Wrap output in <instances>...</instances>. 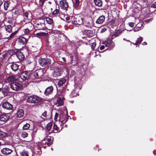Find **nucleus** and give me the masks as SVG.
Returning a JSON list of instances; mask_svg holds the SVG:
<instances>
[{"label":"nucleus","mask_w":156,"mask_h":156,"mask_svg":"<svg viewBox=\"0 0 156 156\" xmlns=\"http://www.w3.org/2000/svg\"><path fill=\"white\" fill-rule=\"evenodd\" d=\"M143 24L142 23H138L136 25V26H140V27H141L142 26Z\"/></svg>","instance_id":"6e6d98bb"},{"label":"nucleus","mask_w":156,"mask_h":156,"mask_svg":"<svg viewBox=\"0 0 156 156\" xmlns=\"http://www.w3.org/2000/svg\"><path fill=\"white\" fill-rule=\"evenodd\" d=\"M59 13V11L57 9H56L53 12L52 14L53 15H55L58 14Z\"/></svg>","instance_id":"c03bdc74"},{"label":"nucleus","mask_w":156,"mask_h":156,"mask_svg":"<svg viewBox=\"0 0 156 156\" xmlns=\"http://www.w3.org/2000/svg\"><path fill=\"white\" fill-rule=\"evenodd\" d=\"M12 27L10 25L5 26V30L8 33H10L12 32Z\"/></svg>","instance_id":"c756f323"},{"label":"nucleus","mask_w":156,"mask_h":156,"mask_svg":"<svg viewBox=\"0 0 156 156\" xmlns=\"http://www.w3.org/2000/svg\"><path fill=\"white\" fill-rule=\"evenodd\" d=\"M47 117V112L46 111L44 112L42 114L41 116V118L43 119Z\"/></svg>","instance_id":"ea45409f"},{"label":"nucleus","mask_w":156,"mask_h":156,"mask_svg":"<svg viewBox=\"0 0 156 156\" xmlns=\"http://www.w3.org/2000/svg\"><path fill=\"white\" fill-rule=\"evenodd\" d=\"M147 43L146 42H143L142 44L144 45V44L145 45H147Z\"/></svg>","instance_id":"052dcab7"},{"label":"nucleus","mask_w":156,"mask_h":156,"mask_svg":"<svg viewBox=\"0 0 156 156\" xmlns=\"http://www.w3.org/2000/svg\"><path fill=\"white\" fill-rule=\"evenodd\" d=\"M46 20L47 23L50 25H53V20L52 19L49 17H47L46 18Z\"/></svg>","instance_id":"7c9ffc66"},{"label":"nucleus","mask_w":156,"mask_h":156,"mask_svg":"<svg viewBox=\"0 0 156 156\" xmlns=\"http://www.w3.org/2000/svg\"><path fill=\"white\" fill-rule=\"evenodd\" d=\"M24 16L27 19L31 20V14L30 12H26L24 13Z\"/></svg>","instance_id":"b1692460"},{"label":"nucleus","mask_w":156,"mask_h":156,"mask_svg":"<svg viewBox=\"0 0 156 156\" xmlns=\"http://www.w3.org/2000/svg\"><path fill=\"white\" fill-rule=\"evenodd\" d=\"M105 47V46L104 45H101L100 47V49L101 50H103L104 48Z\"/></svg>","instance_id":"4d7b16f0"},{"label":"nucleus","mask_w":156,"mask_h":156,"mask_svg":"<svg viewBox=\"0 0 156 156\" xmlns=\"http://www.w3.org/2000/svg\"><path fill=\"white\" fill-rule=\"evenodd\" d=\"M11 69L14 71H17L19 67V66L17 64L13 63L11 64L10 66Z\"/></svg>","instance_id":"4be33fe9"},{"label":"nucleus","mask_w":156,"mask_h":156,"mask_svg":"<svg viewBox=\"0 0 156 156\" xmlns=\"http://www.w3.org/2000/svg\"><path fill=\"white\" fill-rule=\"evenodd\" d=\"M10 2L9 1H7L5 2L4 3V8L5 10H7L9 5Z\"/></svg>","instance_id":"473e14b6"},{"label":"nucleus","mask_w":156,"mask_h":156,"mask_svg":"<svg viewBox=\"0 0 156 156\" xmlns=\"http://www.w3.org/2000/svg\"><path fill=\"white\" fill-rule=\"evenodd\" d=\"M28 133L25 131L22 132L21 134V136L23 138L26 137L28 136Z\"/></svg>","instance_id":"c9c22d12"},{"label":"nucleus","mask_w":156,"mask_h":156,"mask_svg":"<svg viewBox=\"0 0 156 156\" xmlns=\"http://www.w3.org/2000/svg\"><path fill=\"white\" fill-rule=\"evenodd\" d=\"M65 126L66 127L67 126V125H65Z\"/></svg>","instance_id":"e2e57ef3"},{"label":"nucleus","mask_w":156,"mask_h":156,"mask_svg":"<svg viewBox=\"0 0 156 156\" xmlns=\"http://www.w3.org/2000/svg\"><path fill=\"white\" fill-rule=\"evenodd\" d=\"M151 7L154 8H156V1L154 2L151 5Z\"/></svg>","instance_id":"8fccbe9b"},{"label":"nucleus","mask_w":156,"mask_h":156,"mask_svg":"<svg viewBox=\"0 0 156 156\" xmlns=\"http://www.w3.org/2000/svg\"><path fill=\"white\" fill-rule=\"evenodd\" d=\"M45 1V0H39L40 5H43Z\"/></svg>","instance_id":"09e8293b"},{"label":"nucleus","mask_w":156,"mask_h":156,"mask_svg":"<svg viewBox=\"0 0 156 156\" xmlns=\"http://www.w3.org/2000/svg\"><path fill=\"white\" fill-rule=\"evenodd\" d=\"M24 111L22 109H19L17 112V116L19 118H21L24 115Z\"/></svg>","instance_id":"412c9836"},{"label":"nucleus","mask_w":156,"mask_h":156,"mask_svg":"<svg viewBox=\"0 0 156 156\" xmlns=\"http://www.w3.org/2000/svg\"><path fill=\"white\" fill-rule=\"evenodd\" d=\"M20 77L23 80L28 79L29 77V75L27 71L23 72L21 74Z\"/></svg>","instance_id":"f8f14e48"},{"label":"nucleus","mask_w":156,"mask_h":156,"mask_svg":"<svg viewBox=\"0 0 156 156\" xmlns=\"http://www.w3.org/2000/svg\"><path fill=\"white\" fill-rule=\"evenodd\" d=\"M82 0H75V2L74 4V6L75 7L78 6L80 3L82 2Z\"/></svg>","instance_id":"f704fd0d"},{"label":"nucleus","mask_w":156,"mask_h":156,"mask_svg":"<svg viewBox=\"0 0 156 156\" xmlns=\"http://www.w3.org/2000/svg\"><path fill=\"white\" fill-rule=\"evenodd\" d=\"M143 41V38L141 37H140L138 38L137 39V40L135 42V45H137L139 44L142 41Z\"/></svg>","instance_id":"72a5a7b5"},{"label":"nucleus","mask_w":156,"mask_h":156,"mask_svg":"<svg viewBox=\"0 0 156 156\" xmlns=\"http://www.w3.org/2000/svg\"><path fill=\"white\" fill-rule=\"evenodd\" d=\"M2 153L5 155H9L11 153L12 151L11 149L7 148H4L1 150Z\"/></svg>","instance_id":"ddd939ff"},{"label":"nucleus","mask_w":156,"mask_h":156,"mask_svg":"<svg viewBox=\"0 0 156 156\" xmlns=\"http://www.w3.org/2000/svg\"><path fill=\"white\" fill-rule=\"evenodd\" d=\"M53 88L52 86H50L46 88L44 91L46 95H48L51 93L53 90Z\"/></svg>","instance_id":"f3484780"},{"label":"nucleus","mask_w":156,"mask_h":156,"mask_svg":"<svg viewBox=\"0 0 156 156\" xmlns=\"http://www.w3.org/2000/svg\"><path fill=\"white\" fill-rule=\"evenodd\" d=\"M36 27L38 28V30H41L44 28L45 25L43 23H37Z\"/></svg>","instance_id":"393cba45"},{"label":"nucleus","mask_w":156,"mask_h":156,"mask_svg":"<svg viewBox=\"0 0 156 156\" xmlns=\"http://www.w3.org/2000/svg\"><path fill=\"white\" fill-rule=\"evenodd\" d=\"M88 19L89 18L88 17L83 18V23L82 24L87 27H90V21Z\"/></svg>","instance_id":"2eb2a0df"},{"label":"nucleus","mask_w":156,"mask_h":156,"mask_svg":"<svg viewBox=\"0 0 156 156\" xmlns=\"http://www.w3.org/2000/svg\"><path fill=\"white\" fill-rule=\"evenodd\" d=\"M62 59L63 61L64 62H66V58H65L64 57H62Z\"/></svg>","instance_id":"bf43d9fd"},{"label":"nucleus","mask_w":156,"mask_h":156,"mask_svg":"<svg viewBox=\"0 0 156 156\" xmlns=\"http://www.w3.org/2000/svg\"><path fill=\"white\" fill-rule=\"evenodd\" d=\"M3 93L4 94H5V92H4L3 91Z\"/></svg>","instance_id":"680f3d73"},{"label":"nucleus","mask_w":156,"mask_h":156,"mask_svg":"<svg viewBox=\"0 0 156 156\" xmlns=\"http://www.w3.org/2000/svg\"><path fill=\"white\" fill-rule=\"evenodd\" d=\"M27 38L23 37H20L16 40V42L20 44L23 45L27 42Z\"/></svg>","instance_id":"1a4fd4ad"},{"label":"nucleus","mask_w":156,"mask_h":156,"mask_svg":"<svg viewBox=\"0 0 156 156\" xmlns=\"http://www.w3.org/2000/svg\"><path fill=\"white\" fill-rule=\"evenodd\" d=\"M105 16L103 15L101 16L97 20L96 23L98 24H101L102 23L105 21Z\"/></svg>","instance_id":"dca6fc26"},{"label":"nucleus","mask_w":156,"mask_h":156,"mask_svg":"<svg viewBox=\"0 0 156 156\" xmlns=\"http://www.w3.org/2000/svg\"><path fill=\"white\" fill-rule=\"evenodd\" d=\"M71 23L73 25H80L83 23V18L80 16H74L71 17Z\"/></svg>","instance_id":"f03ea898"},{"label":"nucleus","mask_w":156,"mask_h":156,"mask_svg":"<svg viewBox=\"0 0 156 156\" xmlns=\"http://www.w3.org/2000/svg\"><path fill=\"white\" fill-rule=\"evenodd\" d=\"M51 149L52 150H53V148H51Z\"/></svg>","instance_id":"774afa93"},{"label":"nucleus","mask_w":156,"mask_h":156,"mask_svg":"<svg viewBox=\"0 0 156 156\" xmlns=\"http://www.w3.org/2000/svg\"><path fill=\"white\" fill-rule=\"evenodd\" d=\"M96 42H94L92 44V45H91V48L93 49H94L95 47L96 46Z\"/></svg>","instance_id":"49530a36"},{"label":"nucleus","mask_w":156,"mask_h":156,"mask_svg":"<svg viewBox=\"0 0 156 156\" xmlns=\"http://www.w3.org/2000/svg\"><path fill=\"white\" fill-rule=\"evenodd\" d=\"M66 79H62L58 81V84L59 86H62L66 83Z\"/></svg>","instance_id":"bb28decb"},{"label":"nucleus","mask_w":156,"mask_h":156,"mask_svg":"<svg viewBox=\"0 0 156 156\" xmlns=\"http://www.w3.org/2000/svg\"><path fill=\"white\" fill-rule=\"evenodd\" d=\"M30 127V125L29 123H26L24 125L23 127V130L28 129Z\"/></svg>","instance_id":"e433bc0d"},{"label":"nucleus","mask_w":156,"mask_h":156,"mask_svg":"<svg viewBox=\"0 0 156 156\" xmlns=\"http://www.w3.org/2000/svg\"><path fill=\"white\" fill-rule=\"evenodd\" d=\"M103 44L106 47H110L111 45L113 47L115 46L114 43L111 41H105L103 43Z\"/></svg>","instance_id":"6ab92c4d"},{"label":"nucleus","mask_w":156,"mask_h":156,"mask_svg":"<svg viewBox=\"0 0 156 156\" xmlns=\"http://www.w3.org/2000/svg\"><path fill=\"white\" fill-rule=\"evenodd\" d=\"M58 113H56L55 114V115L54 117V120H55V121H57V119L58 118Z\"/></svg>","instance_id":"de8ad7c7"},{"label":"nucleus","mask_w":156,"mask_h":156,"mask_svg":"<svg viewBox=\"0 0 156 156\" xmlns=\"http://www.w3.org/2000/svg\"><path fill=\"white\" fill-rule=\"evenodd\" d=\"M19 76L17 75H12L9 76L6 81L7 82H9L16 81L19 79Z\"/></svg>","instance_id":"0eeeda50"},{"label":"nucleus","mask_w":156,"mask_h":156,"mask_svg":"<svg viewBox=\"0 0 156 156\" xmlns=\"http://www.w3.org/2000/svg\"><path fill=\"white\" fill-rule=\"evenodd\" d=\"M23 32L25 35H27V38H29L30 36V34L29 33V30L28 28H26L23 30Z\"/></svg>","instance_id":"cd10ccee"},{"label":"nucleus","mask_w":156,"mask_h":156,"mask_svg":"<svg viewBox=\"0 0 156 156\" xmlns=\"http://www.w3.org/2000/svg\"><path fill=\"white\" fill-rule=\"evenodd\" d=\"M34 76L35 78H37L38 77V73L37 72H35L34 74Z\"/></svg>","instance_id":"864d4df0"},{"label":"nucleus","mask_w":156,"mask_h":156,"mask_svg":"<svg viewBox=\"0 0 156 156\" xmlns=\"http://www.w3.org/2000/svg\"><path fill=\"white\" fill-rule=\"evenodd\" d=\"M44 140H42V143H44Z\"/></svg>","instance_id":"0e129e2a"},{"label":"nucleus","mask_w":156,"mask_h":156,"mask_svg":"<svg viewBox=\"0 0 156 156\" xmlns=\"http://www.w3.org/2000/svg\"><path fill=\"white\" fill-rule=\"evenodd\" d=\"M152 18H151L149 19L146 20L145 21L146 22H149L150 21H151L152 20Z\"/></svg>","instance_id":"13d9d810"},{"label":"nucleus","mask_w":156,"mask_h":156,"mask_svg":"<svg viewBox=\"0 0 156 156\" xmlns=\"http://www.w3.org/2000/svg\"><path fill=\"white\" fill-rule=\"evenodd\" d=\"M141 29V28H140V27L138 26H136V27H135L134 29V32H136L138 31H139Z\"/></svg>","instance_id":"a19ab883"},{"label":"nucleus","mask_w":156,"mask_h":156,"mask_svg":"<svg viewBox=\"0 0 156 156\" xmlns=\"http://www.w3.org/2000/svg\"><path fill=\"white\" fill-rule=\"evenodd\" d=\"M17 33L16 31H15L14 32L12 33L10 36L8 37V39H10L12 38Z\"/></svg>","instance_id":"79ce46f5"},{"label":"nucleus","mask_w":156,"mask_h":156,"mask_svg":"<svg viewBox=\"0 0 156 156\" xmlns=\"http://www.w3.org/2000/svg\"><path fill=\"white\" fill-rule=\"evenodd\" d=\"M9 53L10 55H13L15 54V52L13 50H11L9 52Z\"/></svg>","instance_id":"603ef678"},{"label":"nucleus","mask_w":156,"mask_h":156,"mask_svg":"<svg viewBox=\"0 0 156 156\" xmlns=\"http://www.w3.org/2000/svg\"><path fill=\"white\" fill-rule=\"evenodd\" d=\"M10 87L13 90H21L23 87L22 85L20 83L17 82H14L11 83Z\"/></svg>","instance_id":"7ed1b4c3"},{"label":"nucleus","mask_w":156,"mask_h":156,"mask_svg":"<svg viewBox=\"0 0 156 156\" xmlns=\"http://www.w3.org/2000/svg\"><path fill=\"white\" fill-rule=\"evenodd\" d=\"M59 118V121L61 123L60 125L61 126L68 121L69 116L67 109L65 107L64 108V110L61 112Z\"/></svg>","instance_id":"f257e3e1"},{"label":"nucleus","mask_w":156,"mask_h":156,"mask_svg":"<svg viewBox=\"0 0 156 156\" xmlns=\"http://www.w3.org/2000/svg\"><path fill=\"white\" fill-rule=\"evenodd\" d=\"M83 32L84 35L88 37H92L93 36V32L91 30H84Z\"/></svg>","instance_id":"9b49d317"},{"label":"nucleus","mask_w":156,"mask_h":156,"mask_svg":"<svg viewBox=\"0 0 156 156\" xmlns=\"http://www.w3.org/2000/svg\"><path fill=\"white\" fill-rule=\"evenodd\" d=\"M94 2L95 5L98 7H101L102 5V3L101 0H94Z\"/></svg>","instance_id":"a878e982"},{"label":"nucleus","mask_w":156,"mask_h":156,"mask_svg":"<svg viewBox=\"0 0 156 156\" xmlns=\"http://www.w3.org/2000/svg\"><path fill=\"white\" fill-rule=\"evenodd\" d=\"M29 101L32 103H35L41 101V99L39 97L36 95L30 96L29 98Z\"/></svg>","instance_id":"423d86ee"},{"label":"nucleus","mask_w":156,"mask_h":156,"mask_svg":"<svg viewBox=\"0 0 156 156\" xmlns=\"http://www.w3.org/2000/svg\"><path fill=\"white\" fill-rule=\"evenodd\" d=\"M9 114L4 113L0 116V120L1 121L6 122L9 119Z\"/></svg>","instance_id":"6e6552de"},{"label":"nucleus","mask_w":156,"mask_h":156,"mask_svg":"<svg viewBox=\"0 0 156 156\" xmlns=\"http://www.w3.org/2000/svg\"><path fill=\"white\" fill-rule=\"evenodd\" d=\"M52 125V123L51 122L48 123L47 125V128L49 130L51 129Z\"/></svg>","instance_id":"4c0bfd02"},{"label":"nucleus","mask_w":156,"mask_h":156,"mask_svg":"<svg viewBox=\"0 0 156 156\" xmlns=\"http://www.w3.org/2000/svg\"><path fill=\"white\" fill-rule=\"evenodd\" d=\"M29 154V153L27 151L25 150H23L20 153L21 156H28Z\"/></svg>","instance_id":"c85d7f7f"},{"label":"nucleus","mask_w":156,"mask_h":156,"mask_svg":"<svg viewBox=\"0 0 156 156\" xmlns=\"http://www.w3.org/2000/svg\"><path fill=\"white\" fill-rule=\"evenodd\" d=\"M127 41L130 42L129 40H127Z\"/></svg>","instance_id":"338daca9"},{"label":"nucleus","mask_w":156,"mask_h":156,"mask_svg":"<svg viewBox=\"0 0 156 156\" xmlns=\"http://www.w3.org/2000/svg\"><path fill=\"white\" fill-rule=\"evenodd\" d=\"M64 99V98H62L59 97L58 98L57 102L56 103V105L57 106H61L63 104V99Z\"/></svg>","instance_id":"a211bd4d"},{"label":"nucleus","mask_w":156,"mask_h":156,"mask_svg":"<svg viewBox=\"0 0 156 156\" xmlns=\"http://www.w3.org/2000/svg\"><path fill=\"white\" fill-rule=\"evenodd\" d=\"M107 30V28L106 27H104L102 26L101 27V33H103L105 32Z\"/></svg>","instance_id":"37998d69"},{"label":"nucleus","mask_w":156,"mask_h":156,"mask_svg":"<svg viewBox=\"0 0 156 156\" xmlns=\"http://www.w3.org/2000/svg\"><path fill=\"white\" fill-rule=\"evenodd\" d=\"M51 140V139H48V142H46L45 143V144L46 145H47L48 146H50L51 144V141L49 140Z\"/></svg>","instance_id":"a18cd8bd"},{"label":"nucleus","mask_w":156,"mask_h":156,"mask_svg":"<svg viewBox=\"0 0 156 156\" xmlns=\"http://www.w3.org/2000/svg\"><path fill=\"white\" fill-rule=\"evenodd\" d=\"M62 73V70L61 69L58 67H57L55 69L53 75L54 76L57 77L59 76Z\"/></svg>","instance_id":"9d476101"},{"label":"nucleus","mask_w":156,"mask_h":156,"mask_svg":"<svg viewBox=\"0 0 156 156\" xmlns=\"http://www.w3.org/2000/svg\"><path fill=\"white\" fill-rule=\"evenodd\" d=\"M61 126V129H60L59 128L58 126L56 124H54L53 126V131L54 132L57 133L58 131H60L62 129V126Z\"/></svg>","instance_id":"5701e85b"},{"label":"nucleus","mask_w":156,"mask_h":156,"mask_svg":"<svg viewBox=\"0 0 156 156\" xmlns=\"http://www.w3.org/2000/svg\"><path fill=\"white\" fill-rule=\"evenodd\" d=\"M7 136V134L1 130H0V138H4Z\"/></svg>","instance_id":"2f4dec72"},{"label":"nucleus","mask_w":156,"mask_h":156,"mask_svg":"<svg viewBox=\"0 0 156 156\" xmlns=\"http://www.w3.org/2000/svg\"><path fill=\"white\" fill-rule=\"evenodd\" d=\"M2 106L4 108L9 110L11 109L12 107V105L7 102L3 103Z\"/></svg>","instance_id":"4468645a"},{"label":"nucleus","mask_w":156,"mask_h":156,"mask_svg":"<svg viewBox=\"0 0 156 156\" xmlns=\"http://www.w3.org/2000/svg\"><path fill=\"white\" fill-rule=\"evenodd\" d=\"M65 19L67 21H69L70 20V18L69 17L66 16L65 17Z\"/></svg>","instance_id":"5fc2aeb1"},{"label":"nucleus","mask_w":156,"mask_h":156,"mask_svg":"<svg viewBox=\"0 0 156 156\" xmlns=\"http://www.w3.org/2000/svg\"><path fill=\"white\" fill-rule=\"evenodd\" d=\"M128 24L129 26L132 27H133L134 26V23H129Z\"/></svg>","instance_id":"3c124183"},{"label":"nucleus","mask_w":156,"mask_h":156,"mask_svg":"<svg viewBox=\"0 0 156 156\" xmlns=\"http://www.w3.org/2000/svg\"><path fill=\"white\" fill-rule=\"evenodd\" d=\"M39 63L44 67H46L50 65L51 61L49 59L43 58L40 61Z\"/></svg>","instance_id":"20e7f679"},{"label":"nucleus","mask_w":156,"mask_h":156,"mask_svg":"<svg viewBox=\"0 0 156 156\" xmlns=\"http://www.w3.org/2000/svg\"><path fill=\"white\" fill-rule=\"evenodd\" d=\"M16 55L19 60L22 61L24 59V55L21 52L18 51L16 53Z\"/></svg>","instance_id":"aec40b11"},{"label":"nucleus","mask_w":156,"mask_h":156,"mask_svg":"<svg viewBox=\"0 0 156 156\" xmlns=\"http://www.w3.org/2000/svg\"><path fill=\"white\" fill-rule=\"evenodd\" d=\"M48 34L47 33L43 32H40L38 33H37L36 34L38 36H45L47 35Z\"/></svg>","instance_id":"58836bf2"},{"label":"nucleus","mask_w":156,"mask_h":156,"mask_svg":"<svg viewBox=\"0 0 156 156\" xmlns=\"http://www.w3.org/2000/svg\"><path fill=\"white\" fill-rule=\"evenodd\" d=\"M60 6L62 9L66 11L69 8L68 3L66 0H62L60 2Z\"/></svg>","instance_id":"39448f33"},{"label":"nucleus","mask_w":156,"mask_h":156,"mask_svg":"<svg viewBox=\"0 0 156 156\" xmlns=\"http://www.w3.org/2000/svg\"><path fill=\"white\" fill-rule=\"evenodd\" d=\"M123 40H126V39H125V38H124Z\"/></svg>","instance_id":"69168bd1"}]
</instances>
